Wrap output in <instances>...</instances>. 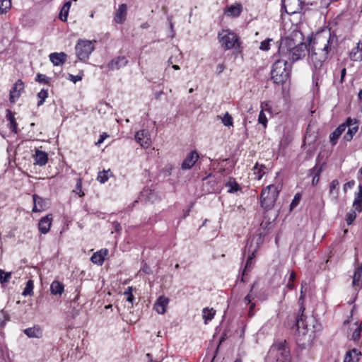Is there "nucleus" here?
<instances>
[{
  "label": "nucleus",
  "instance_id": "obj_36",
  "mask_svg": "<svg viewBox=\"0 0 362 362\" xmlns=\"http://www.w3.org/2000/svg\"><path fill=\"white\" fill-rule=\"evenodd\" d=\"M357 131H358L357 126L349 127L346 134L344 135V139L348 141H351L354 135L357 132Z\"/></svg>",
  "mask_w": 362,
  "mask_h": 362
},
{
  "label": "nucleus",
  "instance_id": "obj_46",
  "mask_svg": "<svg viewBox=\"0 0 362 362\" xmlns=\"http://www.w3.org/2000/svg\"><path fill=\"white\" fill-rule=\"evenodd\" d=\"M353 206L356 210L361 211L362 210V199L355 197Z\"/></svg>",
  "mask_w": 362,
  "mask_h": 362
},
{
  "label": "nucleus",
  "instance_id": "obj_50",
  "mask_svg": "<svg viewBox=\"0 0 362 362\" xmlns=\"http://www.w3.org/2000/svg\"><path fill=\"white\" fill-rule=\"evenodd\" d=\"M361 328L356 327L352 333L351 339L354 341L359 339L361 337Z\"/></svg>",
  "mask_w": 362,
  "mask_h": 362
},
{
  "label": "nucleus",
  "instance_id": "obj_17",
  "mask_svg": "<svg viewBox=\"0 0 362 362\" xmlns=\"http://www.w3.org/2000/svg\"><path fill=\"white\" fill-rule=\"evenodd\" d=\"M243 11V6L240 3H235V4L226 6L224 10V13L229 17H238Z\"/></svg>",
  "mask_w": 362,
  "mask_h": 362
},
{
  "label": "nucleus",
  "instance_id": "obj_13",
  "mask_svg": "<svg viewBox=\"0 0 362 362\" xmlns=\"http://www.w3.org/2000/svg\"><path fill=\"white\" fill-rule=\"evenodd\" d=\"M23 89L24 84L23 81L21 80H18L10 90V101L11 103H15L16 100L21 96Z\"/></svg>",
  "mask_w": 362,
  "mask_h": 362
},
{
  "label": "nucleus",
  "instance_id": "obj_30",
  "mask_svg": "<svg viewBox=\"0 0 362 362\" xmlns=\"http://www.w3.org/2000/svg\"><path fill=\"white\" fill-rule=\"evenodd\" d=\"M71 5V1H67L64 4L63 7L62 8L60 13L59 14V18L62 21H66L69 11L70 9Z\"/></svg>",
  "mask_w": 362,
  "mask_h": 362
},
{
  "label": "nucleus",
  "instance_id": "obj_52",
  "mask_svg": "<svg viewBox=\"0 0 362 362\" xmlns=\"http://www.w3.org/2000/svg\"><path fill=\"white\" fill-rule=\"evenodd\" d=\"M333 0H320V7L327 8Z\"/></svg>",
  "mask_w": 362,
  "mask_h": 362
},
{
  "label": "nucleus",
  "instance_id": "obj_28",
  "mask_svg": "<svg viewBox=\"0 0 362 362\" xmlns=\"http://www.w3.org/2000/svg\"><path fill=\"white\" fill-rule=\"evenodd\" d=\"M64 286L59 281H54L50 285V291L53 295H62L64 292Z\"/></svg>",
  "mask_w": 362,
  "mask_h": 362
},
{
  "label": "nucleus",
  "instance_id": "obj_24",
  "mask_svg": "<svg viewBox=\"0 0 362 362\" xmlns=\"http://www.w3.org/2000/svg\"><path fill=\"white\" fill-rule=\"evenodd\" d=\"M226 187L228 188L227 192L230 194L237 192L241 190L240 186L238 184L235 179L230 177L226 183Z\"/></svg>",
  "mask_w": 362,
  "mask_h": 362
},
{
  "label": "nucleus",
  "instance_id": "obj_60",
  "mask_svg": "<svg viewBox=\"0 0 362 362\" xmlns=\"http://www.w3.org/2000/svg\"><path fill=\"white\" fill-rule=\"evenodd\" d=\"M355 197L362 199V186H358V192L355 193Z\"/></svg>",
  "mask_w": 362,
  "mask_h": 362
},
{
  "label": "nucleus",
  "instance_id": "obj_37",
  "mask_svg": "<svg viewBox=\"0 0 362 362\" xmlns=\"http://www.w3.org/2000/svg\"><path fill=\"white\" fill-rule=\"evenodd\" d=\"M254 258H255V253L252 252L248 257L245 263V269L243 271V274L247 271L250 270L253 264H254Z\"/></svg>",
  "mask_w": 362,
  "mask_h": 362
},
{
  "label": "nucleus",
  "instance_id": "obj_43",
  "mask_svg": "<svg viewBox=\"0 0 362 362\" xmlns=\"http://www.w3.org/2000/svg\"><path fill=\"white\" fill-rule=\"evenodd\" d=\"M258 122L259 124H262L264 128L267 127V118L263 111H260L258 117Z\"/></svg>",
  "mask_w": 362,
  "mask_h": 362
},
{
  "label": "nucleus",
  "instance_id": "obj_14",
  "mask_svg": "<svg viewBox=\"0 0 362 362\" xmlns=\"http://www.w3.org/2000/svg\"><path fill=\"white\" fill-rule=\"evenodd\" d=\"M52 221V216L48 214L40 218L38 223V229L42 234H47L50 229Z\"/></svg>",
  "mask_w": 362,
  "mask_h": 362
},
{
  "label": "nucleus",
  "instance_id": "obj_58",
  "mask_svg": "<svg viewBox=\"0 0 362 362\" xmlns=\"http://www.w3.org/2000/svg\"><path fill=\"white\" fill-rule=\"evenodd\" d=\"M296 325L298 328H300V327H304V322H303V315H301V316L297 320Z\"/></svg>",
  "mask_w": 362,
  "mask_h": 362
},
{
  "label": "nucleus",
  "instance_id": "obj_7",
  "mask_svg": "<svg viewBox=\"0 0 362 362\" xmlns=\"http://www.w3.org/2000/svg\"><path fill=\"white\" fill-rule=\"evenodd\" d=\"M219 42L225 49H230L238 45V36L233 32L223 30L218 33Z\"/></svg>",
  "mask_w": 362,
  "mask_h": 362
},
{
  "label": "nucleus",
  "instance_id": "obj_21",
  "mask_svg": "<svg viewBox=\"0 0 362 362\" xmlns=\"http://www.w3.org/2000/svg\"><path fill=\"white\" fill-rule=\"evenodd\" d=\"M349 57L351 60L358 62L362 60V42L359 41L355 47H354L350 53Z\"/></svg>",
  "mask_w": 362,
  "mask_h": 362
},
{
  "label": "nucleus",
  "instance_id": "obj_63",
  "mask_svg": "<svg viewBox=\"0 0 362 362\" xmlns=\"http://www.w3.org/2000/svg\"><path fill=\"white\" fill-rule=\"evenodd\" d=\"M346 70L345 68L342 69L341 71V82L344 81V77L346 76Z\"/></svg>",
  "mask_w": 362,
  "mask_h": 362
},
{
  "label": "nucleus",
  "instance_id": "obj_47",
  "mask_svg": "<svg viewBox=\"0 0 362 362\" xmlns=\"http://www.w3.org/2000/svg\"><path fill=\"white\" fill-rule=\"evenodd\" d=\"M361 272H359L358 270L356 269L355 272H354V276H353V284L354 285H356L359 283L360 281V279H361Z\"/></svg>",
  "mask_w": 362,
  "mask_h": 362
},
{
  "label": "nucleus",
  "instance_id": "obj_39",
  "mask_svg": "<svg viewBox=\"0 0 362 362\" xmlns=\"http://www.w3.org/2000/svg\"><path fill=\"white\" fill-rule=\"evenodd\" d=\"M11 277V272H5L0 269V282L1 284L8 282Z\"/></svg>",
  "mask_w": 362,
  "mask_h": 362
},
{
  "label": "nucleus",
  "instance_id": "obj_19",
  "mask_svg": "<svg viewBox=\"0 0 362 362\" xmlns=\"http://www.w3.org/2000/svg\"><path fill=\"white\" fill-rule=\"evenodd\" d=\"M108 255V250L101 249L100 250L93 253L90 257V260L93 264L102 265L104 262L105 257Z\"/></svg>",
  "mask_w": 362,
  "mask_h": 362
},
{
  "label": "nucleus",
  "instance_id": "obj_23",
  "mask_svg": "<svg viewBox=\"0 0 362 362\" xmlns=\"http://www.w3.org/2000/svg\"><path fill=\"white\" fill-rule=\"evenodd\" d=\"M23 332L29 338H40L42 336V331L39 326L27 328Z\"/></svg>",
  "mask_w": 362,
  "mask_h": 362
},
{
  "label": "nucleus",
  "instance_id": "obj_31",
  "mask_svg": "<svg viewBox=\"0 0 362 362\" xmlns=\"http://www.w3.org/2000/svg\"><path fill=\"white\" fill-rule=\"evenodd\" d=\"M202 313L205 324H206L208 321L211 320L216 314V311L213 308L209 309L208 308H204Z\"/></svg>",
  "mask_w": 362,
  "mask_h": 362
},
{
  "label": "nucleus",
  "instance_id": "obj_3",
  "mask_svg": "<svg viewBox=\"0 0 362 362\" xmlns=\"http://www.w3.org/2000/svg\"><path fill=\"white\" fill-rule=\"evenodd\" d=\"M291 64L286 59H281L273 64L271 75L273 81L276 84H282L289 78Z\"/></svg>",
  "mask_w": 362,
  "mask_h": 362
},
{
  "label": "nucleus",
  "instance_id": "obj_10",
  "mask_svg": "<svg viewBox=\"0 0 362 362\" xmlns=\"http://www.w3.org/2000/svg\"><path fill=\"white\" fill-rule=\"evenodd\" d=\"M135 139L144 148H147L151 145V135L147 129L138 131L135 134Z\"/></svg>",
  "mask_w": 362,
  "mask_h": 362
},
{
  "label": "nucleus",
  "instance_id": "obj_55",
  "mask_svg": "<svg viewBox=\"0 0 362 362\" xmlns=\"http://www.w3.org/2000/svg\"><path fill=\"white\" fill-rule=\"evenodd\" d=\"M225 68L223 64H218L216 66V71L218 74H220L224 71Z\"/></svg>",
  "mask_w": 362,
  "mask_h": 362
},
{
  "label": "nucleus",
  "instance_id": "obj_34",
  "mask_svg": "<svg viewBox=\"0 0 362 362\" xmlns=\"http://www.w3.org/2000/svg\"><path fill=\"white\" fill-rule=\"evenodd\" d=\"M11 8V0H0V14L6 13Z\"/></svg>",
  "mask_w": 362,
  "mask_h": 362
},
{
  "label": "nucleus",
  "instance_id": "obj_57",
  "mask_svg": "<svg viewBox=\"0 0 362 362\" xmlns=\"http://www.w3.org/2000/svg\"><path fill=\"white\" fill-rule=\"evenodd\" d=\"M355 185V182L354 180L349 181L344 185V190L346 191L348 188H351Z\"/></svg>",
  "mask_w": 362,
  "mask_h": 362
},
{
  "label": "nucleus",
  "instance_id": "obj_6",
  "mask_svg": "<svg viewBox=\"0 0 362 362\" xmlns=\"http://www.w3.org/2000/svg\"><path fill=\"white\" fill-rule=\"evenodd\" d=\"M329 56L326 52L314 50L313 46H310L309 62L315 69L314 76L318 74L317 71H320Z\"/></svg>",
  "mask_w": 362,
  "mask_h": 362
},
{
  "label": "nucleus",
  "instance_id": "obj_53",
  "mask_svg": "<svg viewBox=\"0 0 362 362\" xmlns=\"http://www.w3.org/2000/svg\"><path fill=\"white\" fill-rule=\"evenodd\" d=\"M10 129L14 133H17V123L15 119H13L10 122Z\"/></svg>",
  "mask_w": 362,
  "mask_h": 362
},
{
  "label": "nucleus",
  "instance_id": "obj_54",
  "mask_svg": "<svg viewBox=\"0 0 362 362\" xmlns=\"http://www.w3.org/2000/svg\"><path fill=\"white\" fill-rule=\"evenodd\" d=\"M250 305V308H249V311H248V315L249 317H252L254 316L255 315V312H254V308L255 307V303H252L251 304H249Z\"/></svg>",
  "mask_w": 362,
  "mask_h": 362
},
{
  "label": "nucleus",
  "instance_id": "obj_18",
  "mask_svg": "<svg viewBox=\"0 0 362 362\" xmlns=\"http://www.w3.org/2000/svg\"><path fill=\"white\" fill-rule=\"evenodd\" d=\"M168 303V298L161 296L156 300L153 308L158 314H164Z\"/></svg>",
  "mask_w": 362,
  "mask_h": 362
},
{
  "label": "nucleus",
  "instance_id": "obj_26",
  "mask_svg": "<svg viewBox=\"0 0 362 362\" xmlns=\"http://www.w3.org/2000/svg\"><path fill=\"white\" fill-rule=\"evenodd\" d=\"M361 352L356 349H353L346 352L344 362H358Z\"/></svg>",
  "mask_w": 362,
  "mask_h": 362
},
{
  "label": "nucleus",
  "instance_id": "obj_11",
  "mask_svg": "<svg viewBox=\"0 0 362 362\" xmlns=\"http://www.w3.org/2000/svg\"><path fill=\"white\" fill-rule=\"evenodd\" d=\"M199 158V154L196 151L189 152L182 163V170H188L192 168Z\"/></svg>",
  "mask_w": 362,
  "mask_h": 362
},
{
  "label": "nucleus",
  "instance_id": "obj_9",
  "mask_svg": "<svg viewBox=\"0 0 362 362\" xmlns=\"http://www.w3.org/2000/svg\"><path fill=\"white\" fill-rule=\"evenodd\" d=\"M283 8L286 13L293 15L302 10V0H282Z\"/></svg>",
  "mask_w": 362,
  "mask_h": 362
},
{
  "label": "nucleus",
  "instance_id": "obj_4",
  "mask_svg": "<svg viewBox=\"0 0 362 362\" xmlns=\"http://www.w3.org/2000/svg\"><path fill=\"white\" fill-rule=\"evenodd\" d=\"M281 187L276 185H269L264 187L260 194V204L265 210L272 209L279 197Z\"/></svg>",
  "mask_w": 362,
  "mask_h": 362
},
{
  "label": "nucleus",
  "instance_id": "obj_32",
  "mask_svg": "<svg viewBox=\"0 0 362 362\" xmlns=\"http://www.w3.org/2000/svg\"><path fill=\"white\" fill-rule=\"evenodd\" d=\"M34 281L31 279L28 280L26 283L25 287L23 289L22 295L23 296H33V295Z\"/></svg>",
  "mask_w": 362,
  "mask_h": 362
},
{
  "label": "nucleus",
  "instance_id": "obj_8",
  "mask_svg": "<svg viewBox=\"0 0 362 362\" xmlns=\"http://www.w3.org/2000/svg\"><path fill=\"white\" fill-rule=\"evenodd\" d=\"M272 349L277 351V362H291L290 351L286 346V341L276 343L272 346Z\"/></svg>",
  "mask_w": 362,
  "mask_h": 362
},
{
  "label": "nucleus",
  "instance_id": "obj_2",
  "mask_svg": "<svg viewBox=\"0 0 362 362\" xmlns=\"http://www.w3.org/2000/svg\"><path fill=\"white\" fill-rule=\"evenodd\" d=\"M279 52L282 57L294 62L304 55V46L303 45H296L293 39L286 38L281 41Z\"/></svg>",
  "mask_w": 362,
  "mask_h": 362
},
{
  "label": "nucleus",
  "instance_id": "obj_33",
  "mask_svg": "<svg viewBox=\"0 0 362 362\" xmlns=\"http://www.w3.org/2000/svg\"><path fill=\"white\" fill-rule=\"evenodd\" d=\"M266 167L264 165H258L257 163L254 167V174L255 175V178L259 180L263 175L265 173Z\"/></svg>",
  "mask_w": 362,
  "mask_h": 362
},
{
  "label": "nucleus",
  "instance_id": "obj_25",
  "mask_svg": "<svg viewBox=\"0 0 362 362\" xmlns=\"http://www.w3.org/2000/svg\"><path fill=\"white\" fill-rule=\"evenodd\" d=\"M47 160L48 156L46 152L40 150H36L35 154V160L36 164L40 166H43L46 165V163H47Z\"/></svg>",
  "mask_w": 362,
  "mask_h": 362
},
{
  "label": "nucleus",
  "instance_id": "obj_62",
  "mask_svg": "<svg viewBox=\"0 0 362 362\" xmlns=\"http://www.w3.org/2000/svg\"><path fill=\"white\" fill-rule=\"evenodd\" d=\"M7 119H8V120H9V122H11L13 119H15V118H14V115H13V113H12L10 110H8Z\"/></svg>",
  "mask_w": 362,
  "mask_h": 362
},
{
  "label": "nucleus",
  "instance_id": "obj_15",
  "mask_svg": "<svg viewBox=\"0 0 362 362\" xmlns=\"http://www.w3.org/2000/svg\"><path fill=\"white\" fill-rule=\"evenodd\" d=\"M339 182L335 179L329 184V196L331 201L337 204L339 199Z\"/></svg>",
  "mask_w": 362,
  "mask_h": 362
},
{
  "label": "nucleus",
  "instance_id": "obj_38",
  "mask_svg": "<svg viewBox=\"0 0 362 362\" xmlns=\"http://www.w3.org/2000/svg\"><path fill=\"white\" fill-rule=\"evenodd\" d=\"M47 96V90L45 89L41 90L37 94V97L40 98V100L37 103V106H41L44 103Z\"/></svg>",
  "mask_w": 362,
  "mask_h": 362
},
{
  "label": "nucleus",
  "instance_id": "obj_40",
  "mask_svg": "<svg viewBox=\"0 0 362 362\" xmlns=\"http://www.w3.org/2000/svg\"><path fill=\"white\" fill-rule=\"evenodd\" d=\"M133 288L132 286H129L127 290L124 292V295L127 296V301L130 303H133L134 300V296L132 294Z\"/></svg>",
  "mask_w": 362,
  "mask_h": 362
},
{
  "label": "nucleus",
  "instance_id": "obj_1",
  "mask_svg": "<svg viewBox=\"0 0 362 362\" xmlns=\"http://www.w3.org/2000/svg\"><path fill=\"white\" fill-rule=\"evenodd\" d=\"M338 37L330 28H323L313 35L309 46H313L314 50L326 52L330 55L337 46Z\"/></svg>",
  "mask_w": 362,
  "mask_h": 362
},
{
  "label": "nucleus",
  "instance_id": "obj_27",
  "mask_svg": "<svg viewBox=\"0 0 362 362\" xmlns=\"http://www.w3.org/2000/svg\"><path fill=\"white\" fill-rule=\"evenodd\" d=\"M346 125L345 124H340L329 136V139L332 144H335L337 140L346 130Z\"/></svg>",
  "mask_w": 362,
  "mask_h": 362
},
{
  "label": "nucleus",
  "instance_id": "obj_42",
  "mask_svg": "<svg viewBox=\"0 0 362 362\" xmlns=\"http://www.w3.org/2000/svg\"><path fill=\"white\" fill-rule=\"evenodd\" d=\"M49 78L42 74H37L35 78V81L40 83L47 84L49 82Z\"/></svg>",
  "mask_w": 362,
  "mask_h": 362
},
{
  "label": "nucleus",
  "instance_id": "obj_22",
  "mask_svg": "<svg viewBox=\"0 0 362 362\" xmlns=\"http://www.w3.org/2000/svg\"><path fill=\"white\" fill-rule=\"evenodd\" d=\"M127 5L122 4L119 5L115 17V20L117 23H122L125 19L127 16Z\"/></svg>",
  "mask_w": 362,
  "mask_h": 362
},
{
  "label": "nucleus",
  "instance_id": "obj_61",
  "mask_svg": "<svg viewBox=\"0 0 362 362\" xmlns=\"http://www.w3.org/2000/svg\"><path fill=\"white\" fill-rule=\"evenodd\" d=\"M114 229L116 232H119L122 230V226L118 222L113 223Z\"/></svg>",
  "mask_w": 362,
  "mask_h": 362
},
{
  "label": "nucleus",
  "instance_id": "obj_48",
  "mask_svg": "<svg viewBox=\"0 0 362 362\" xmlns=\"http://www.w3.org/2000/svg\"><path fill=\"white\" fill-rule=\"evenodd\" d=\"M300 200V195L299 194H296L291 203V205H290L291 209L295 208L299 204Z\"/></svg>",
  "mask_w": 362,
  "mask_h": 362
},
{
  "label": "nucleus",
  "instance_id": "obj_56",
  "mask_svg": "<svg viewBox=\"0 0 362 362\" xmlns=\"http://www.w3.org/2000/svg\"><path fill=\"white\" fill-rule=\"evenodd\" d=\"M107 137V135L105 133L101 134L100 136V139L98 140L97 142H95V145H97V146L100 145Z\"/></svg>",
  "mask_w": 362,
  "mask_h": 362
},
{
  "label": "nucleus",
  "instance_id": "obj_49",
  "mask_svg": "<svg viewBox=\"0 0 362 362\" xmlns=\"http://www.w3.org/2000/svg\"><path fill=\"white\" fill-rule=\"evenodd\" d=\"M261 111H269L271 112L272 106L269 101H264L261 103Z\"/></svg>",
  "mask_w": 362,
  "mask_h": 362
},
{
  "label": "nucleus",
  "instance_id": "obj_64",
  "mask_svg": "<svg viewBox=\"0 0 362 362\" xmlns=\"http://www.w3.org/2000/svg\"><path fill=\"white\" fill-rule=\"evenodd\" d=\"M346 127H351V126L355 124V122H354L353 119L351 118H348L346 120V123L345 124Z\"/></svg>",
  "mask_w": 362,
  "mask_h": 362
},
{
  "label": "nucleus",
  "instance_id": "obj_59",
  "mask_svg": "<svg viewBox=\"0 0 362 362\" xmlns=\"http://www.w3.org/2000/svg\"><path fill=\"white\" fill-rule=\"evenodd\" d=\"M6 321V316L3 311H0V326H3Z\"/></svg>",
  "mask_w": 362,
  "mask_h": 362
},
{
  "label": "nucleus",
  "instance_id": "obj_45",
  "mask_svg": "<svg viewBox=\"0 0 362 362\" xmlns=\"http://www.w3.org/2000/svg\"><path fill=\"white\" fill-rule=\"evenodd\" d=\"M272 41V39L268 38L262 41L260 44L259 49L263 51H268L269 49V43Z\"/></svg>",
  "mask_w": 362,
  "mask_h": 362
},
{
  "label": "nucleus",
  "instance_id": "obj_41",
  "mask_svg": "<svg viewBox=\"0 0 362 362\" xmlns=\"http://www.w3.org/2000/svg\"><path fill=\"white\" fill-rule=\"evenodd\" d=\"M75 193L79 195V197H83L84 193L82 191V180L81 178L77 179L76 189L74 190Z\"/></svg>",
  "mask_w": 362,
  "mask_h": 362
},
{
  "label": "nucleus",
  "instance_id": "obj_29",
  "mask_svg": "<svg viewBox=\"0 0 362 362\" xmlns=\"http://www.w3.org/2000/svg\"><path fill=\"white\" fill-rule=\"evenodd\" d=\"M112 175L113 174L110 169L107 170H103L98 173L97 180L99 182L104 184L108 180L109 177H112Z\"/></svg>",
  "mask_w": 362,
  "mask_h": 362
},
{
  "label": "nucleus",
  "instance_id": "obj_12",
  "mask_svg": "<svg viewBox=\"0 0 362 362\" xmlns=\"http://www.w3.org/2000/svg\"><path fill=\"white\" fill-rule=\"evenodd\" d=\"M128 60L127 59L122 56V57H117L113 59H112L108 64H107V68L109 71H115L118 70L124 66H125L127 64Z\"/></svg>",
  "mask_w": 362,
  "mask_h": 362
},
{
  "label": "nucleus",
  "instance_id": "obj_16",
  "mask_svg": "<svg viewBox=\"0 0 362 362\" xmlns=\"http://www.w3.org/2000/svg\"><path fill=\"white\" fill-rule=\"evenodd\" d=\"M33 212H40L44 211L47 207V202L46 199L40 197L37 194L33 195Z\"/></svg>",
  "mask_w": 362,
  "mask_h": 362
},
{
  "label": "nucleus",
  "instance_id": "obj_51",
  "mask_svg": "<svg viewBox=\"0 0 362 362\" xmlns=\"http://www.w3.org/2000/svg\"><path fill=\"white\" fill-rule=\"evenodd\" d=\"M69 78L72 81L74 82V83L81 81L82 79V77L79 75H72V74H69Z\"/></svg>",
  "mask_w": 362,
  "mask_h": 362
},
{
  "label": "nucleus",
  "instance_id": "obj_20",
  "mask_svg": "<svg viewBox=\"0 0 362 362\" xmlns=\"http://www.w3.org/2000/svg\"><path fill=\"white\" fill-rule=\"evenodd\" d=\"M49 60L54 66H62L66 59L64 52H53L49 55Z\"/></svg>",
  "mask_w": 362,
  "mask_h": 362
},
{
  "label": "nucleus",
  "instance_id": "obj_35",
  "mask_svg": "<svg viewBox=\"0 0 362 362\" xmlns=\"http://www.w3.org/2000/svg\"><path fill=\"white\" fill-rule=\"evenodd\" d=\"M223 124L226 127H232L233 125V117L228 112H226L223 117H220Z\"/></svg>",
  "mask_w": 362,
  "mask_h": 362
},
{
  "label": "nucleus",
  "instance_id": "obj_5",
  "mask_svg": "<svg viewBox=\"0 0 362 362\" xmlns=\"http://www.w3.org/2000/svg\"><path fill=\"white\" fill-rule=\"evenodd\" d=\"M95 40H78L75 46L76 57L81 61L89 59L90 55L95 49Z\"/></svg>",
  "mask_w": 362,
  "mask_h": 362
},
{
  "label": "nucleus",
  "instance_id": "obj_44",
  "mask_svg": "<svg viewBox=\"0 0 362 362\" xmlns=\"http://www.w3.org/2000/svg\"><path fill=\"white\" fill-rule=\"evenodd\" d=\"M254 288H255V284L252 285L250 293L244 298V303L246 305H249L252 303V300L254 298L253 295H252V291H253Z\"/></svg>",
  "mask_w": 362,
  "mask_h": 362
}]
</instances>
